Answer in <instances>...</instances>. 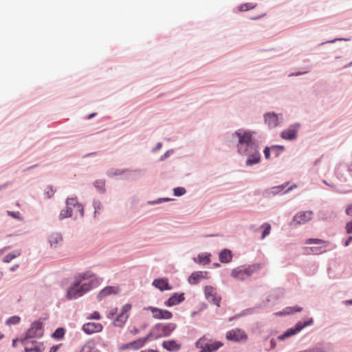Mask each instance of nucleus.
<instances>
[{
  "label": "nucleus",
  "mask_w": 352,
  "mask_h": 352,
  "mask_svg": "<svg viewBox=\"0 0 352 352\" xmlns=\"http://www.w3.org/2000/svg\"><path fill=\"white\" fill-rule=\"evenodd\" d=\"M162 346L169 351H177L181 349V344L175 340H165L162 342Z\"/></svg>",
  "instance_id": "nucleus-19"
},
{
  "label": "nucleus",
  "mask_w": 352,
  "mask_h": 352,
  "mask_svg": "<svg viewBox=\"0 0 352 352\" xmlns=\"http://www.w3.org/2000/svg\"><path fill=\"white\" fill-rule=\"evenodd\" d=\"M88 319H94V320H99L100 318V315L99 312L94 311L89 316L87 317Z\"/></svg>",
  "instance_id": "nucleus-40"
},
{
  "label": "nucleus",
  "mask_w": 352,
  "mask_h": 352,
  "mask_svg": "<svg viewBox=\"0 0 352 352\" xmlns=\"http://www.w3.org/2000/svg\"><path fill=\"white\" fill-rule=\"evenodd\" d=\"M153 285L160 291L170 290L172 289L166 278L155 279L153 282Z\"/></svg>",
  "instance_id": "nucleus-17"
},
{
  "label": "nucleus",
  "mask_w": 352,
  "mask_h": 352,
  "mask_svg": "<svg viewBox=\"0 0 352 352\" xmlns=\"http://www.w3.org/2000/svg\"><path fill=\"white\" fill-rule=\"evenodd\" d=\"M144 309L151 311L153 314V317L155 319L168 320L173 317V314L168 310L162 309L151 306L144 307Z\"/></svg>",
  "instance_id": "nucleus-6"
},
{
  "label": "nucleus",
  "mask_w": 352,
  "mask_h": 352,
  "mask_svg": "<svg viewBox=\"0 0 352 352\" xmlns=\"http://www.w3.org/2000/svg\"><path fill=\"white\" fill-rule=\"evenodd\" d=\"M20 320H21L20 317H19L17 316H14L10 317L6 320V323L8 325L16 324L20 322Z\"/></svg>",
  "instance_id": "nucleus-34"
},
{
  "label": "nucleus",
  "mask_w": 352,
  "mask_h": 352,
  "mask_svg": "<svg viewBox=\"0 0 352 352\" xmlns=\"http://www.w3.org/2000/svg\"><path fill=\"white\" fill-rule=\"evenodd\" d=\"M195 262L201 263L204 265L210 263L209 255L206 254H199L196 258H194Z\"/></svg>",
  "instance_id": "nucleus-28"
},
{
  "label": "nucleus",
  "mask_w": 352,
  "mask_h": 352,
  "mask_svg": "<svg viewBox=\"0 0 352 352\" xmlns=\"http://www.w3.org/2000/svg\"><path fill=\"white\" fill-rule=\"evenodd\" d=\"M207 272H196L192 273L188 278V282L190 284H197L201 279L206 278Z\"/></svg>",
  "instance_id": "nucleus-20"
},
{
  "label": "nucleus",
  "mask_w": 352,
  "mask_h": 352,
  "mask_svg": "<svg viewBox=\"0 0 352 352\" xmlns=\"http://www.w3.org/2000/svg\"><path fill=\"white\" fill-rule=\"evenodd\" d=\"M19 267V265H15L10 268L11 271H14Z\"/></svg>",
  "instance_id": "nucleus-53"
},
{
  "label": "nucleus",
  "mask_w": 352,
  "mask_h": 352,
  "mask_svg": "<svg viewBox=\"0 0 352 352\" xmlns=\"http://www.w3.org/2000/svg\"><path fill=\"white\" fill-rule=\"evenodd\" d=\"M294 188H296V184H294V185H293V186H290V187H289V188H288V189H287L285 192H288V191H289V190H292V189H294Z\"/></svg>",
  "instance_id": "nucleus-52"
},
{
  "label": "nucleus",
  "mask_w": 352,
  "mask_h": 352,
  "mask_svg": "<svg viewBox=\"0 0 352 352\" xmlns=\"http://www.w3.org/2000/svg\"><path fill=\"white\" fill-rule=\"evenodd\" d=\"M205 296L206 299L214 303L217 307L220 306L221 298L217 294V289L212 286H206L205 287Z\"/></svg>",
  "instance_id": "nucleus-7"
},
{
  "label": "nucleus",
  "mask_w": 352,
  "mask_h": 352,
  "mask_svg": "<svg viewBox=\"0 0 352 352\" xmlns=\"http://www.w3.org/2000/svg\"><path fill=\"white\" fill-rule=\"evenodd\" d=\"M117 314V309H113L111 310L108 314L107 317L110 319L113 318V317Z\"/></svg>",
  "instance_id": "nucleus-43"
},
{
  "label": "nucleus",
  "mask_w": 352,
  "mask_h": 352,
  "mask_svg": "<svg viewBox=\"0 0 352 352\" xmlns=\"http://www.w3.org/2000/svg\"><path fill=\"white\" fill-rule=\"evenodd\" d=\"M346 213L352 216V204L346 208Z\"/></svg>",
  "instance_id": "nucleus-48"
},
{
  "label": "nucleus",
  "mask_w": 352,
  "mask_h": 352,
  "mask_svg": "<svg viewBox=\"0 0 352 352\" xmlns=\"http://www.w3.org/2000/svg\"><path fill=\"white\" fill-rule=\"evenodd\" d=\"M264 155H265V157L266 159H269L270 157V148L268 147H266L265 149H264Z\"/></svg>",
  "instance_id": "nucleus-45"
},
{
  "label": "nucleus",
  "mask_w": 352,
  "mask_h": 352,
  "mask_svg": "<svg viewBox=\"0 0 352 352\" xmlns=\"http://www.w3.org/2000/svg\"><path fill=\"white\" fill-rule=\"evenodd\" d=\"M351 241H352V236H350L349 237V239L345 241V243H344V245H345V246H348V245L350 244V243H351Z\"/></svg>",
  "instance_id": "nucleus-49"
},
{
  "label": "nucleus",
  "mask_w": 352,
  "mask_h": 352,
  "mask_svg": "<svg viewBox=\"0 0 352 352\" xmlns=\"http://www.w3.org/2000/svg\"><path fill=\"white\" fill-rule=\"evenodd\" d=\"M256 6V3H244V4L241 5L239 7V10L240 12L248 11L249 10H252V9L254 8Z\"/></svg>",
  "instance_id": "nucleus-32"
},
{
  "label": "nucleus",
  "mask_w": 352,
  "mask_h": 352,
  "mask_svg": "<svg viewBox=\"0 0 352 352\" xmlns=\"http://www.w3.org/2000/svg\"><path fill=\"white\" fill-rule=\"evenodd\" d=\"M265 120L270 127H276L279 123L278 116L274 113H266Z\"/></svg>",
  "instance_id": "nucleus-18"
},
{
  "label": "nucleus",
  "mask_w": 352,
  "mask_h": 352,
  "mask_svg": "<svg viewBox=\"0 0 352 352\" xmlns=\"http://www.w3.org/2000/svg\"><path fill=\"white\" fill-rule=\"evenodd\" d=\"M345 228L348 234L352 233V220L346 224Z\"/></svg>",
  "instance_id": "nucleus-42"
},
{
  "label": "nucleus",
  "mask_w": 352,
  "mask_h": 352,
  "mask_svg": "<svg viewBox=\"0 0 352 352\" xmlns=\"http://www.w3.org/2000/svg\"><path fill=\"white\" fill-rule=\"evenodd\" d=\"M61 344L54 345L52 346L49 352H56Z\"/></svg>",
  "instance_id": "nucleus-47"
},
{
  "label": "nucleus",
  "mask_w": 352,
  "mask_h": 352,
  "mask_svg": "<svg viewBox=\"0 0 352 352\" xmlns=\"http://www.w3.org/2000/svg\"><path fill=\"white\" fill-rule=\"evenodd\" d=\"M102 328V325L100 323L87 322L83 324L82 329L87 334H92L100 332Z\"/></svg>",
  "instance_id": "nucleus-10"
},
{
  "label": "nucleus",
  "mask_w": 352,
  "mask_h": 352,
  "mask_svg": "<svg viewBox=\"0 0 352 352\" xmlns=\"http://www.w3.org/2000/svg\"><path fill=\"white\" fill-rule=\"evenodd\" d=\"M287 184H283L277 186H274L270 189V193L272 195H276L278 194L281 190H283Z\"/></svg>",
  "instance_id": "nucleus-35"
},
{
  "label": "nucleus",
  "mask_w": 352,
  "mask_h": 352,
  "mask_svg": "<svg viewBox=\"0 0 352 352\" xmlns=\"http://www.w3.org/2000/svg\"><path fill=\"white\" fill-rule=\"evenodd\" d=\"M8 214L10 216H11V217H14L15 219H18L19 218V212H10V211H8Z\"/></svg>",
  "instance_id": "nucleus-46"
},
{
  "label": "nucleus",
  "mask_w": 352,
  "mask_h": 352,
  "mask_svg": "<svg viewBox=\"0 0 352 352\" xmlns=\"http://www.w3.org/2000/svg\"><path fill=\"white\" fill-rule=\"evenodd\" d=\"M95 186L100 190H102L104 186V183L102 181H96L95 182Z\"/></svg>",
  "instance_id": "nucleus-41"
},
{
  "label": "nucleus",
  "mask_w": 352,
  "mask_h": 352,
  "mask_svg": "<svg viewBox=\"0 0 352 352\" xmlns=\"http://www.w3.org/2000/svg\"><path fill=\"white\" fill-rule=\"evenodd\" d=\"M65 333V330L64 328L60 327L58 328L52 334V338L54 339L60 340L63 338Z\"/></svg>",
  "instance_id": "nucleus-29"
},
{
  "label": "nucleus",
  "mask_w": 352,
  "mask_h": 352,
  "mask_svg": "<svg viewBox=\"0 0 352 352\" xmlns=\"http://www.w3.org/2000/svg\"><path fill=\"white\" fill-rule=\"evenodd\" d=\"M176 329V324L173 322L169 323H158L152 329L151 336L154 338L168 336Z\"/></svg>",
  "instance_id": "nucleus-4"
},
{
  "label": "nucleus",
  "mask_w": 352,
  "mask_h": 352,
  "mask_svg": "<svg viewBox=\"0 0 352 352\" xmlns=\"http://www.w3.org/2000/svg\"><path fill=\"white\" fill-rule=\"evenodd\" d=\"M261 17V16H256V17H253L252 19H260Z\"/></svg>",
  "instance_id": "nucleus-57"
},
{
  "label": "nucleus",
  "mask_w": 352,
  "mask_h": 352,
  "mask_svg": "<svg viewBox=\"0 0 352 352\" xmlns=\"http://www.w3.org/2000/svg\"><path fill=\"white\" fill-rule=\"evenodd\" d=\"M4 335L0 332V340L2 339L3 338Z\"/></svg>",
  "instance_id": "nucleus-56"
},
{
  "label": "nucleus",
  "mask_w": 352,
  "mask_h": 352,
  "mask_svg": "<svg viewBox=\"0 0 352 352\" xmlns=\"http://www.w3.org/2000/svg\"><path fill=\"white\" fill-rule=\"evenodd\" d=\"M80 352H100L92 342H87L81 349Z\"/></svg>",
  "instance_id": "nucleus-27"
},
{
  "label": "nucleus",
  "mask_w": 352,
  "mask_h": 352,
  "mask_svg": "<svg viewBox=\"0 0 352 352\" xmlns=\"http://www.w3.org/2000/svg\"><path fill=\"white\" fill-rule=\"evenodd\" d=\"M20 340H21V339H14V340H12V346H13V347H16V342H19V341L20 342Z\"/></svg>",
  "instance_id": "nucleus-50"
},
{
  "label": "nucleus",
  "mask_w": 352,
  "mask_h": 352,
  "mask_svg": "<svg viewBox=\"0 0 352 352\" xmlns=\"http://www.w3.org/2000/svg\"><path fill=\"white\" fill-rule=\"evenodd\" d=\"M297 131L298 126L297 125H292L287 129L283 131L281 133L282 138L285 140H292L296 138L297 136Z\"/></svg>",
  "instance_id": "nucleus-16"
},
{
  "label": "nucleus",
  "mask_w": 352,
  "mask_h": 352,
  "mask_svg": "<svg viewBox=\"0 0 352 352\" xmlns=\"http://www.w3.org/2000/svg\"><path fill=\"white\" fill-rule=\"evenodd\" d=\"M261 228L263 229L262 237L261 239H265L267 235L270 234L271 231V226L270 223H265L261 226Z\"/></svg>",
  "instance_id": "nucleus-33"
},
{
  "label": "nucleus",
  "mask_w": 352,
  "mask_h": 352,
  "mask_svg": "<svg viewBox=\"0 0 352 352\" xmlns=\"http://www.w3.org/2000/svg\"><path fill=\"white\" fill-rule=\"evenodd\" d=\"M21 252L20 250H16L13 253H10L4 256L3 261L4 263H9L14 258L19 256L21 255Z\"/></svg>",
  "instance_id": "nucleus-30"
},
{
  "label": "nucleus",
  "mask_w": 352,
  "mask_h": 352,
  "mask_svg": "<svg viewBox=\"0 0 352 352\" xmlns=\"http://www.w3.org/2000/svg\"><path fill=\"white\" fill-rule=\"evenodd\" d=\"M344 304L346 305H352V300H346L344 301Z\"/></svg>",
  "instance_id": "nucleus-54"
},
{
  "label": "nucleus",
  "mask_w": 352,
  "mask_h": 352,
  "mask_svg": "<svg viewBox=\"0 0 352 352\" xmlns=\"http://www.w3.org/2000/svg\"><path fill=\"white\" fill-rule=\"evenodd\" d=\"M247 155L248 157L246 160V165L252 166L260 162L261 155L257 149V146L254 148H250Z\"/></svg>",
  "instance_id": "nucleus-11"
},
{
  "label": "nucleus",
  "mask_w": 352,
  "mask_h": 352,
  "mask_svg": "<svg viewBox=\"0 0 352 352\" xmlns=\"http://www.w3.org/2000/svg\"><path fill=\"white\" fill-rule=\"evenodd\" d=\"M66 209L62 210L60 213V218L70 217L74 215V208L72 205H69L67 201H66Z\"/></svg>",
  "instance_id": "nucleus-25"
},
{
  "label": "nucleus",
  "mask_w": 352,
  "mask_h": 352,
  "mask_svg": "<svg viewBox=\"0 0 352 352\" xmlns=\"http://www.w3.org/2000/svg\"><path fill=\"white\" fill-rule=\"evenodd\" d=\"M43 334V323L40 321H35L32 324L31 327L26 331L25 336L21 338L20 342L26 346L29 344L30 338H41Z\"/></svg>",
  "instance_id": "nucleus-5"
},
{
  "label": "nucleus",
  "mask_w": 352,
  "mask_h": 352,
  "mask_svg": "<svg viewBox=\"0 0 352 352\" xmlns=\"http://www.w3.org/2000/svg\"><path fill=\"white\" fill-rule=\"evenodd\" d=\"M131 309V304H126L124 305L122 308V312L120 314H129V311Z\"/></svg>",
  "instance_id": "nucleus-39"
},
{
  "label": "nucleus",
  "mask_w": 352,
  "mask_h": 352,
  "mask_svg": "<svg viewBox=\"0 0 352 352\" xmlns=\"http://www.w3.org/2000/svg\"><path fill=\"white\" fill-rule=\"evenodd\" d=\"M184 294L175 293L167 300L164 302V305L167 307H173L179 304L184 300Z\"/></svg>",
  "instance_id": "nucleus-13"
},
{
  "label": "nucleus",
  "mask_w": 352,
  "mask_h": 352,
  "mask_svg": "<svg viewBox=\"0 0 352 352\" xmlns=\"http://www.w3.org/2000/svg\"><path fill=\"white\" fill-rule=\"evenodd\" d=\"M325 241L318 239H307L305 242V244H311V243H315V244H322L324 243Z\"/></svg>",
  "instance_id": "nucleus-37"
},
{
  "label": "nucleus",
  "mask_w": 352,
  "mask_h": 352,
  "mask_svg": "<svg viewBox=\"0 0 352 352\" xmlns=\"http://www.w3.org/2000/svg\"><path fill=\"white\" fill-rule=\"evenodd\" d=\"M262 266L261 263H254L248 267H239L232 270L231 276L236 280H244L254 273L258 272Z\"/></svg>",
  "instance_id": "nucleus-3"
},
{
  "label": "nucleus",
  "mask_w": 352,
  "mask_h": 352,
  "mask_svg": "<svg viewBox=\"0 0 352 352\" xmlns=\"http://www.w3.org/2000/svg\"><path fill=\"white\" fill-rule=\"evenodd\" d=\"M280 148L281 150H283L284 149V146H272V149L274 150V149H276V148Z\"/></svg>",
  "instance_id": "nucleus-51"
},
{
  "label": "nucleus",
  "mask_w": 352,
  "mask_h": 352,
  "mask_svg": "<svg viewBox=\"0 0 352 352\" xmlns=\"http://www.w3.org/2000/svg\"><path fill=\"white\" fill-rule=\"evenodd\" d=\"M51 247L56 248L63 242V237L60 233H52L49 238Z\"/></svg>",
  "instance_id": "nucleus-21"
},
{
  "label": "nucleus",
  "mask_w": 352,
  "mask_h": 352,
  "mask_svg": "<svg viewBox=\"0 0 352 352\" xmlns=\"http://www.w3.org/2000/svg\"><path fill=\"white\" fill-rule=\"evenodd\" d=\"M291 311H287V314H293L294 312H299L302 310L301 307H294V308H289Z\"/></svg>",
  "instance_id": "nucleus-44"
},
{
  "label": "nucleus",
  "mask_w": 352,
  "mask_h": 352,
  "mask_svg": "<svg viewBox=\"0 0 352 352\" xmlns=\"http://www.w3.org/2000/svg\"><path fill=\"white\" fill-rule=\"evenodd\" d=\"M67 204L69 205H72L74 208V215L75 217H77L78 215L80 217L83 216V207L81 204H80L76 198H69L67 199Z\"/></svg>",
  "instance_id": "nucleus-14"
},
{
  "label": "nucleus",
  "mask_w": 352,
  "mask_h": 352,
  "mask_svg": "<svg viewBox=\"0 0 352 352\" xmlns=\"http://www.w3.org/2000/svg\"><path fill=\"white\" fill-rule=\"evenodd\" d=\"M33 346L29 347L28 345L25 346V352H43L45 346L43 342H32Z\"/></svg>",
  "instance_id": "nucleus-22"
},
{
  "label": "nucleus",
  "mask_w": 352,
  "mask_h": 352,
  "mask_svg": "<svg viewBox=\"0 0 352 352\" xmlns=\"http://www.w3.org/2000/svg\"><path fill=\"white\" fill-rule=\"evenodd\" d=\"M313 322V320L311 319L307 322H304L302 324L301 322L298 323L294 328H291L288 329L285 333H284L283 335L280 336L278 338L280 340H283L286 338H288L291 336H293L296 334V333L299 332L300 330H302L304 327L311 324Z\"/></svg>",
  "instance_id": "nucleus-9"
},
{
  "label": "nucleus",
  "mask_w": 352,
  "mask_h": 352,
  "mask_svg": "<svg viewBox=\"0 0 352 352\" xmlns=\"http://www.w3.org/2000/svg\"><path fill=\"white\" fill-rule=\"evenodd\" d=\"M96 278L91 272H84L75 276L73 284L68 288L66 298L76 299L89 292L95 285Z\"/></svg>",
  "instance_id": "nucleus-1"
},
{
  "label": "nucleus",
  "mask_w": 352,
  "mask_h": 352,
  "mask_svg": "<svg viewBox=\"0 0 352 352\" xmlns=\"http://www.w3.org/2000/svg\"><path fill=\"white\" fill-rule=\"evenodd\" d=\"M120 292V289L118 287L116 286H108L102 289L99 294H98V299L99 300H102L107 296L111 294H117Z\"/></svg>",
  "instance_id": "nucleus-15"
},
{
  "label": "nucleus",
  "mask_w": 352,
  "mask_h": 352,
  "mask_svg": "<svg viewBox=\"0 0 352 352\" xmlns=\"http://www.w3.org/2000/svg\"><path fill=\"white\" fill-rule=\"evenodd\" d=\"M222 346L223 344L219 341H216L212 343H208L207 352L215 351Z\"/></svg>",
  "instance_id": "nucleus-31"
},
{
  "label": "nucleus",
  "mask_w": 352,
  "mask_h": 352,
  "mask_svg": "<svg viewBox=\"0 0 352 352\" xmlns=\"http://www.w3.org/2000/svg\"><path fill=\"white\" fill-rule=\"evenodd\" d=\"M219 261L221 263H230L232 259V252L228 249H224L219 252Z\"/></svg>",
  "instance_id": "nucleus-23"
},
{
  "label": "nucleus",
  "mask_w": 352,
  "mask_h": 352,
  "mask_svg": "<svg viewBox=\"0 0 352 352\" xmlns=\"http://www.w3.org/2000/svg\"><path fill=\"white\" fill-rule=\"evenodd\" d=\"M311 211H302L298 212L293 218V223L295 226L305 224L312 219Z\"/></svg>",
  "instance_id": "nucleus-8"
},
{
  "label": "nucleus",
  "mask_w": 352,
  "mask_h": 352,
  "mask_svg": "<svg viewBox=\"0 0 352 352\" xmlns=\"http://www.w3.org/2000/svg\"><path fill=\"white\" fill-rule=\"evenodd\" d=\"M310 251L314 254H319L325 252V247H312L309 248Z\"/></svg>",
  "instance_id": "nucleus-36"
},
{
  "label": "nucleus",
  "mask_w": 352,
  "mask_h": 352,
  "mask_svg": "<svg viewBox=\"0 0 352 352\" xmlns=\"http://www.w3.org/2000/svg\"><path fill=\"white\" fill-rule=\"evenodd\" d=\"M173 192H174V195L181 196V195L185 194L186 189L182 187H177V188H174Z\"/></svg>",
  "instance_id": "nucleus-38"
},
{
  "label": "nucleus",
  "mask_w": 352,
  "mask_h": 352,
  "mask_svg": "<svg viewBox=\"0 0 352 352\" xmlns=\"http://www.w3.org/2000/svg\"><path fill=\"white\" fill-rule=\"evenodd\" d=\"M253 132L245 131L240 129L233 133V136L238 138L237 150L241 154H248L250 148L256 147V144L254 141Z\"/></svg>",
  "instance_id": "nucleus-2"
},
{
  "label": "nucleus",
  "mask_w": 352,
  "mask_h": 352,
  "mask_svg": "<svg viewBox=\"0 0 352 352\" xmlns=\"http://www.w3.org/2000/svg\"><path fill=\"white\" fill-rule=\"evenodd\" d=\"M246 338L245 332L241 329H233L226 333V338L232 341L238 342L243 339H246Z\"/></svg>",
  "instance_id": "nucleus-12"
},
{
  "label": "nucleus",
  "mask_w": 352,
  "mask_h": 352,
  "mask_svg": "<svg viewBox=\"0 0 352 352\" xmlns=\"http://www.w3.org/2000/svg\"><path fill=\"white\" fill-rule=\"evenodd\" d=\"M208 340L206 336L199 338L196 342V346L200 349V352H207Z\"/></svg>",
  "instance_id": "nucleus-24"
},
{
  "label": "nucleus",
  "mask_w": 352,
  "mask_h": 352,
  "mask_svg": "<svg viewBox=\"0 0 352 352\" xmlns=\"http://www.w3.org/2000/svg\"><path fill=\"white\" fill-rule=\"evenodd\" d=\"M129 314H119L117 318L114 320L113 324L117 327H122L128 319Z\"/></svg>",
  "instance_id": "nucleus-26"
},
{
  "label": "nucleus",
  "mask_w": 352,
  "mask_h": 352,
  "mask_svg": "<svg viewBox=\"0 0 352 352\" xmlns=\"http://www.w3.org/2000/svg\"><path fill=\"white\" fill-rule=\"evenodd\" d=\"M94 116H95V113H91V114L89 115V116H88V119H91V118H93Z\"/></svg>",
  "instance_id": "nucleus-55"
}]
</instances>
